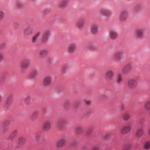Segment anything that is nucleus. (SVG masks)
<instances>
[{"label":"nucleus","mask_w":150,"mask_h":150,"mask_svg":"<svg viewBox=\"0 0 150 150\" xmlns=\"http://www.w3.org/2000/svg\"><path fill=\"white\" fill-rule=\"evenodd\" d=\"M127 85L129 88L133 89L136 87L138 85V83L136 79H131L128 81Z\"/></svg>","instance_id":"obj_5"},{"label":"nucleus","mask_w":150,"mask_h":150,"mask_svg":"<svg viewBox=\"0 0 150 150\" xmlns=\"http://www.w3.org/2000/svg\"><path fill=\"white\" fill-rule=\"evenodd\" d=\"M49 53L48 50L42 48L40 50L39 52V57L41 58H44L47 56Z\"/></svg>","instance_id":"obj_8"},{"label":"nucleus","mask_w":150,"mask_h":150,"mask_svg":"<svg viewBox=\"0 0 150 150\" xmlns=\"http://www.w3.org/2000/svg\"><path fill=\"white\" fill-rule=\"evenodd\" d=\"M5 16L4 12L2 11H0V21L4 18Z\"/></svg>","instance_id":"obj_33"},{"label":"nucleus","mask_w":150,"mask_h":150,"mask_svg":"<svg viewBox=\"0 0 150 150\" xmlns=\"http://www.w3.org/2000/svg\"><path fill=\"white\" fill-rule=\"evenodd\" d=\"M120 108L122 111H123L125 109L124 106L122 105L120 107Z\"/></svg>","instance_id":"obj_43"},{"label":"nucleus","mask_w":150,"mask_h":150,"mask_svg":"<svg viewBox=\"0 0 150 150\" xmlns=\"http://www.w3.org/2000/svg\"><path fill=\"white\" fill-rule=\"evenodd\" d=\"M66 122V121L65 120L62 119L60 120L59 122V125L61 126H63Z\"/></svg>","instance_id":"obj_35"},{"label":"nucleus","mask_w":150,"mask_h":150,"mask_svg":"<svg viewBox=\"0 0 150 150\" xmlns=\"http://www.w3.org/2000/svg\"><path fill=\"white\" fill-rule=\"evenodd\" d=\"M99 14L101 16H108L111 15V11L109 10L102 8L99 10Z\"/></svg>","instance_id":"obj_9"},{"label":"nucleus","mask_w":150,"mask_h":150,"mask_svg":"<svg viewBox=\"0 0 150 150\" xmlns=\"http://www.w3.org/2000/svg\"><path fill=\"white\" fill-rule=\"evenodd\" d=\"M85 24V20L81 19L78 21L76 24L77 26L79 28H80L83 26Z\"/></svg>","instance_id":"obj_22"},{"label":"nucleus","mask_w":150,"mask_h":150,"mask_svg":"<svg viewBox=\"0 0 150 150\" xmlns=\"http://www.w3.org/2000/svg\"><path fill=\"white\" fill-rule=\"evenodd\" d=\"M33 29L32 27H28L25 28L24 31V34L26 36L31 35L33 33Z\"/></svg>","instance_id":"obj_17"},{"label":"nucleus","mask_w":150,"mask_h":150,"mask_svg":"<svg viewBox=\"0 0 150 150\" xmlns=\"http://www.w3.org/2000/svg\"><path fill=\"white\" fill-rule=\"evenodd\" d=\"M144 31L143 29H140L136 30L135 36L138 39H141L143 38Z\"/></svg>","instance_id":"obj_10"},{"label":"nucleus","mask_w":150,"mask_h":150,"mask_svg":"<svg viewBox=\"0 0 150 150\" xmlns=\"http://www.w3.org/2000/svg\"><path fill=\"white\" fill-rule=\"evenodd\" d=\"M99 26L97 24H93L90 27L91 33L93 34H96L98 30Z\"/></svg>","instance_id":"obj_15"},{"label":"nucleus","mask_w":150,"mask_h":150,"mask_svg":"<svg viewBox=\"0 0 150 150\" xmlns=\"http://www.w3.org/2000/svg\"><path fill=\"white\" fill-rule=\"evenodd\" d=\"M144 108L146 110H150V100L146 102L144 105Z\"/></svg>","instance_id":"obj_24"},{"label":"nucleus","mask_w":150,"mask_h":150,"mask_svg":"<svg viewBox=\"0 0 150 150\" xmlns=\"http://www.w3.org/2000/svg\"><path fill=\"white\" fill-rule=\"evenodd\" d=\"M6 77L3 75L1 76L0 79V83L1 84H4L6 82Z\"/></svg>","instance_id":"obj_30"},{"label":"nucleus","mask_w":150,"mask_h":150,"mask_svg":"<svg viewBox=\"0 0 150 150\" xmlns=\"http://www.w3.org/2000/svg\"><path fill=\"white\" fill-rule=\"evenodd\" d=\"M38 71L36 69L33 70L30 74V77L31 78H35L38 75Z\"/></svg>","instance_id":"obj_21"},{"label":"nucleus","mask_w":150,"mask_h":150,"mask_svg":"<svg viewBox=\"0 0 150 150\" xmlns=\"http://www.w3.org/2000/svg\"><path fill=\"white\" fill-rule=\"evenodd\" d=\"M25 142V139L24 138L21 137L18 140V142L19 143L22 144Z\"/></svg>","instance_id":"obj_34"},{"label":"nucleus","mask_w":150,"mask_h":150,"mask_svg":"<svg viewBox=\"0 0 150 150\" xmlns=\"http://www.w3.org/2000/svg\"><path fill=\"white\" fill-rule=\"evenodd\" d=\"M68 69V66L67 65L64 66L61 68L60 70L61 73H63L66 72V70Z\"/></svg>","instance_id":"obj_29"},{"label":"nucleus","mask_w":150,"mask_h":150,"mask_svg":"<svg viewBox=\"0 0 150 150\" xmlns=\"http://www.w3.org/2000/svg\"><path fill=\"white\" fill-rule=\"evenodd\" d=\"M51 122L49 120L45 121L42 125V128L45 131H48L51 129Z\"/></svg>","instance_id":"obj_12"},{"label":"nucleus","mask_w":150,"mask_h":150,"mask_svg":"<svg viewBox=\"0 0 150 150\" xmlns=\"http://www.w3.org/2000/svg\"><path fill=\"white\" fill-rule=\"evenodd\" d=\"M132 68V64L130 63L128 64L124 67L122 70V72L125 74H127L131 71Z\"/></svg>","instance_id":"obj_14"},{"label":"nucleus","mask_w":150,"mask_h":150,"mask_svg":"<svg viewBox=\"0 0 150 150\" xmlns=\"http://www.w3.org/2000/svg\"><path fill=\"white\" fill-rule=\"evenodd\" d=\"M100 147L98 146H96L94 147L92 150H100Z\"/></svg>","instance_id":"obj_38"},{"label":"nucleus","mask_w":150,"mask_h":150,"mask_svg":"<svg viewBox=\"0 0 150 150\" xmlns=\"http://www.w3.org/2000/svg\"><path fill=\"white\" fill-rule=\"evenodd\" d=\"M122 81V75L120 74H118L117 75V78L116 80L117 82L118 83H120Z\"/></svg>","instance_id":"obj_26"},{"label":"nucleus","mask_w":150,"mask_h":150,"mask_svg":"<svg viewBox=\"0 0 150 150\" xmlns=\"http://www.w3.org/2000/svg\"><path fill=\"white\" fill-rule=\"evenodd\" d=\"M7 102V103L8 104H9V103H10V102L9 103V102L8 101Z\"/></svg>","instance_id":"obj_49"},{"label":"nucleus","mask_w":150,"mask_h":150,"mask_svg":"<svg viewBox=\"0 0 150 150\" xmlns=\"http://www.w3.org/2000/svg\"><path fill=\"white\" fill-rule=\"evenodd\" d=\"M77 48V43L75 42H74L69 44L67 48V50L69 53L73 54L75 52Z\"/></svg>","instance_id":"obj_2"},{"label":"nucleus","mask_w":150,"mask_h":150,"mask_svg":"<svg viewBox=\"0 0 150 150\" xmlns=\"http://www.w3.org/2000/svg\"><path fill=\"white\" fill-rule=\"evenodd\" d=\"M124 55V52L123 50L118 51L114 54V57L115 60L119 61L123 57Z\"/></svg>","instance_id":"obj_7"},{"label":"nucleus","mask_w":150,"mask_h":150,"mask_svg":"<svg viewBox=\"0 0 150 150\" xmlns=\"http://www.w3.org/2000/svg\"><path fill=\"white\" fill-rule=\"evenodd\" d=\"M51 11L50 10L48 9H46L45 10V13H48L50 12Z\"/></svg>","instance_id":"obj_42"},{"label":"nucleus","mask_w":150,"mask_h":150,"mask_svg":"<svg viewBox=\"0 0 150 150\" xmlns=\"http://www.w3.org/2000/svg\"><path fill=\"white\" fill-rule=\"evenodd\" d=\"M144 147L146 149H148L150 148V141H147L144 144Z\"/></svg>","instance_id":"obj_27"},{"label":"nucleus","mask_w":150,"mask_h":150,"mask_svg":"<svg viewBox=\"0 0 150 150\" xmlns=\"http://www.w3.org/2000/svg\"><path fill=\"white\" fill-rule=\"evenodd\" d=\"M111 135H112V134L110 133L105 134L104 135V136H103L104 138L105 139H107L109 138H111Z\"/></svg>","instance_id":"obj_31"},{"label":"nucleus","mask_w":150,"mask_h":150,"mask_svg":"<svg viewBox=\"0 0 150 150\" xmlns=\"http://www.w3.org/2000/svg\"><path fill=\"white\" fill-rule=\"evenodd\" d=\"M129 149H126V148H125L124 149V150H129Z\"/></svg>","instance_id":"obj_48"},{"label":"nucleus","mask_w":150,"mask_h":150,"mask_svg":"<svg viewBox=\"0 0 150 150\" xmlns=\"http://www.w3.org/2000/svg\"><path fill=\"white\" fill-rule=\"evenodd\" d=\"M76 132L78 134H80L83 132V130L82 127L80 126L77 127L76 129Z\"/></svg>","instance_id":"obj_28"},{"label":"nucleus","mask_w":150,"mask_h":150,"mask_svg":"<svg viewBox=\"0 0 150 150\" xmlns=\"http://www.w3.org/2000/svg\"><path fill=\"white\" fill-rule=\"evenodd\" d=\"M6 44L4 43H2L0 44V49L2 50L5 48Z\"/></svg>","instance_id":"obj_37"},{"label":"nucleus","mask_w":150,"mask_h":150,"mask_svg":"<svg viewBox=\"0 0 150 150\" xmlns=\"http://www.w3.org/2000/svg\"><path fill=\"white\" fill-rule=\"evenodd\" d=\"M52 81V77L51 76L48 75L45 76L43 79V85L45 86H50Z\"/></svg>","instance_id":"obj_4"},{"label":"nucleus","mask_w":150,"mask_h":150,"mask_svg":"<svg viewBox=\"0 0 150 150\" xmlns=\"http://www.w3.org/2000/svg\"><path fill=\"white\" fill-rule=\"evenodd\" d=\"M30 65V61L25 59L21 62L20 64L19 67L22 71H23L27 69Z\"/></svg>","instance_id":"obj_3"},{"label":"nucleus","mask_w":150,"mask_h":150,"mask_svg":"<svg viewBox=\"0 0 150 150\" xmlns=\"http://www.w3.org/2000/svg\"><path fill=\"white\" fill-rule=\"evenodd\" d=\"M128 16V12L126 10L122 11L120 14L119 19L122 22H124L127 19Z\"/></svg>","instance_id":"obj_6"},{"label":"nucleus","mask_w":150,"mask_h":150,"mask_svg":"<svg viewBox=\"0 0 150 150\" xmlns=\"http://www.w3.org/2000/svg\"><path fill=\"white\" fill-rule=\"evenodd\" d=\"M131 126L130 125L124 126L122 129L121 133L122 134H125L129 132L131 130Z\"/></svg>","instance_id":"obj_13"},{"label":"nucleus","mask_w":150,"mask_h":150,"mask_svg":"<svg viewBox=\"0 0 150 150\" xmlns=\"http://www.w3.org/2000/svg\"><path fill=\"white\" fill-rule=\"evenodd\" d=\"M144 133V130L142 128L138 129L137 130L135 135L136 137H139L143 135Z\"/></svg>","instance_id":"obj_20"},{"label":"nucleus","mask_w":150,"mask_h":150,"mask_svg":"<svg viewBox=\"0 0 150 150\" xmlns=\"http://www.w3.org/2000/svg\"><path fill=\"white\" fill-rule=\"evenodd\" d=\"M38 114V112H34L32 115V117H34L35 116L37 115Z\"/></svg>","instance_id":"obj_41"},{"label":"nucleus","mask_w":150,"mask_h":150,"mask_svg":"<svg viewBox=\"0 0 150 150\" xmlns=\"http://www.w3.org/2000/svg\"><path fill=\"white\" fill-rule=\"evenodd\" d=\"M69 0H62L60 2L59 6L61 8L66 7L69 3Z\"/></svg>","instance_id":"obj_19"},{"label":"nucleus","mask_w":150,"mask_h":150,"mask_svg":"<svg viewBox=\"0 0 150 150\" xmlns=\"http://www.w3.org/2000/svg\"><path fill=\"white\" fill-rule=\"evenodd\" d=\"M118 34L117 32L114 30H111L109 33V36L110 38L112 40H115L117 39Z\"/></svg>","instance_id":"obj_16"},{"label":"nucleus","mask_w":150,"mask_h":150,"mask_svg":"<svg viewBox=\"0 0 150 150\" xmlns=\"http://www.w3.org/2000/svg\"><path fill=\"white\" fill-rule=\"evenodd\" d=\"M4 59V56L2 52H0V62H1Z\"/></svg>","instance_id":"obj_36"},{"label":"nucleus","mask_w":150,"mask_h":150,"mask_svg":"<svg viewBox=\"0 0 150 150\" xmlns=\"http://www.w3.org/2000/svg\"><path fill=\"white\" fill-rule=\"evenodd\" d=\"M17 5L20 6H21L22 5V4L20 3H18L17 4Z\"/></svg>","instance_id":"obj_46"},{"label":"nucleus","mask_w":150,"mask_h":150,"mask_svg":"<svg viewBox=\"0 0 150 150\" xmlns=\"http://www.w3.org/2000/svg\"><path fill=\"white\" fill-rule=\"evenodd\" d=\"M50 35V31L49 30H45L42 36V40L43 42L46 41L48 40L49 36Z\"/></svg>","instance_id":"obj_11"},{"label":"nucleus","mask_w":150,"mask_h":150,"mask_svg":"<svg viewBox=\"0 0 150 150\" xmlns=\"http://www.w3.org/2000/svg\"><path fill=\"white\" fill-rule=\"evenodd\" d=\"M114 76V71L111 69L108 70L105 73V78L108 82L112 80Z\"/></svg>","instance_id":"obj_1"},{"label":"nucleus","mask_w":150,"mask_h":150,"mask_svg":"<svg viewBox=\"0 0 150 150\" xmlns=\"http://www.w3.org/2000/svg\"><path fill=\"white\" fill-rule=\"evenodd\" d=\"M85 102L86 104L89 105H90L91 103V101L89 100H86L85 101Z\"/></svg>","instance_id":"obj_39"},{"label":"nucleus","mask_w":150,"mask_h":150,"mask_svg":"<svg viewBox=\"0 0 150 150\" xmlns=\"http://www.w3.org/2000/svg\"><path fill=\"white\" fill-rule=\"evenodd\" d=\"M142 7H141V6H138L137 8V10H139L140 9H142Z\"/></svg>","instance_id":"obj_45"},{"label":"nucleus","mask_w":150,"mask_h":150,"mask_svg":"<svg viewBox=\"0 0 150 150\" xmlns=\"http://www.w3.org/2000/svg\"><path fill=\"white\" fill-rule=\"evenodd\" d=\"M17 131L16 130L14 131L10 134V138H14L16 135Z\"/></svg>","instance_id":"obj_32"},{"label":"nucleus","mask_w":150,"mask_h":150,"mask_svg":"<svg viewBox=\"0 0 150 150\" xmlns=\"http://www.w3.org/2000/svg\"><path fill=\"white\" fill-rule=\"evenodd\" d=\"M131 117L130 115L127 113L124 114L122 116V119L125 120H129Z\"/></svg>","instance_id":"obj_23"},{"label":"nucleus","mask_w":150,"mask_h":150,"mask_svg":"<svg viewBox=\"0 0 150 150\" xmlns=\"http://www.w3.org/2000/svg\"><path fill=\"white\" fill-rule=\"evenodd\" d=\"M40 33L38 32L36 33L35 35L33 37L32 39V42L34 43L35 42L37 38L40 35Z\"/></svg>","instance_id":"obj_25"},{"label":"nucleus","mask_w":150,"mask_h":150,"mask_svg":"<svg viewBox=\"0 0 150 150\" xmlns=\"http://www.w3.org/2000/svg\"><path fill=\"white\" fill-rule=\"evenodd\" d=\"M145 121V119L144 118H141L139 120L140 123H142Z\"/></svg>","instance_id":"obj_40"},{"label":"nucleus","mask_w":150,"mask_h":150,"mask_svg":"<svg viewBox=\"0 0 150 150\" xmlns=\"http://www.w3.org/2000/svg\"><path fill=\"white\" fill-rule=\"evenodd\" d=\"M149 135L150 136V128L149 131Z\"/></svg>","instance_id":"obj_47"},{"label":"nucleus","mask_w":150,"mask_h":150,"mask_svg":"<svg viewBox=\"0 0 150 150\" xmlns=\"http://www.w3.org/2000/svg\"><path fill=\"white\" fill-rule=\"evenodd\" d=\"M65 140L62 138L59 139L56 144V146L58 148H60L63 147L65 144Z\"/></svg>","instance_id":"obj_18"},{"label":"nucleus","mask_w":150,"mask_h":150,"mask_svg":"<svg viewBox=\"0 0 150 150\" xmlns=\"http://www.w3.org/2000/svg\"><path fill=\"white\" fill-rule=\"evenodd\" d=\"M30 97L29 96H27L25 98V100L27 101H28L30 99Z\"/></svg>","instance_id":"obj_44"}]
</instances>
